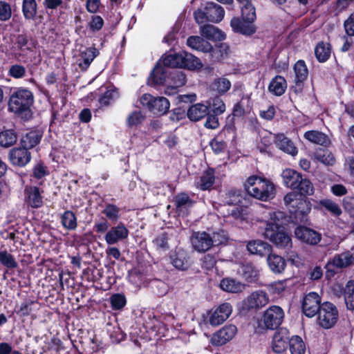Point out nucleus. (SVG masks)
Instances as JSON below:
<instances>
[{
	"instance_id": "obj_1",
	"label": "nucleus",
	"mask_w": 354,
	"mask_h": 354,
	"mask_svg": "<svg viewBox=\"0 0 354 354\" xmlns=\"http://www.w3.org/2000/svg\"><path fill=\"white\" fill-rule=\"evenodd\" d=\"M244 187L248 194L262 201H269L275 196V187L266 178L257 176H250L245 183Z\"/></svg>"
},
{
	"instance_id": "obj_2",
	"label": "nucleus",
	"mask_w": 354,
	"mask_h": 354,
	"mask_svg": "<svg viewBox=\"0 0 354 354\" xmlns=\"http://www.w3.org/2000/svg\"><path fill=\"white\" fill-rule=\"evenodd\" d=\"M33 101V95L29 90L20 88L11 95L8 107L10 111L21 114L30 110Z\"/></svg>"
},
{
	"instance_id": "obj_3",
	"label": "nucleus",
	"mask_w": 354,
	"mask_h": 354,
	"mask_svg": "<svg viewBox=\"0 0 354 354\" xmlns=\"http://www.w3.org/2000/svg\"><path fill=\"white\" fill-rule=\"evenodd\" d=\"M317 322L324 328H332L337 322L339 313L336 306L328 301L324 302L319 310Z\"/></svg>"
},
{
	"instance_id": "obj_4",
	"label": "nucleus",
	"mask_w": 354,
	"mask_h": 354,
	"mask_svg": "<svg viewBox=\"0 0 354 354\" xmlns=\"http://www.w3.org/2000/svg\"><path fill=\"white\" fill-rule=\"evenodd\" d=\"M263 235L279 248L288 249L292 245L290 236L279 229H277L276 225H270L266 227Z\"/></svg>"
},
{
	"instance_id": "obj_5",
	"label": "nucleus",
	"mask_w": 354,
	"mask_h": 354,
	"mask_svg": "<svg viewBox=\"0 0 354 354\" xmlns=\"http://www.w3.org/2000/svg\"><path fill=\"white\" fill-rule=\"evenodd\" d=\"M284 313L281 308L272 306L263 314V322L266 329H275L282 323Z\"/></svg>"
},
{
	"instance_id": "obj_6",
	"label": "nucleus",
	"mask_w": 354,
	"mask_h": 354,
	"mask_svg": "<svg viewBox=\"0 0 354 354\" xmlns=\"http://www.w3.org/2000/svg\"><path fill=\"white\" fill-rule=\"evenodd\" d=\"M295 237L302 243L316 245L322 240V234L313 229L303 225L297 226L295 230Z\"/></svg>"
},
{
	"instance_id": "obj_7",
	"label": "nucleus",
	"mask_w": 354,
	"mask_h": 354,
	"mask_svg": "<svg viewBox=\"0 0 354 354\" xmlns=\"http://www.w3.org/2000/svg\"><path fill=\"white\" fill-rule=\"evenodd\" d=\"M319 295L314 292L305 296L302 303V310L306 316L314 317L320 310L322 304Z\"/></svg>"
},
{
	"instance_id": "obj_8",
	"label": "nucleus",
	"mask_w": 354,
	"mask_h": 354,
	"mask_svg": "<svg viewBox=\"0 0 354 354\" xmlns=\"http://www.w3.org/2000/svg\"><path fill=\"white\" fill-rule=\"evenodd\" d=\"M190 241L194 249L198 252H205L213 247L209 234L205 232H193Z\"/></svg>"
},
{
	"instance_id": "obj_9",
	"label": "nucleus",
	"mask_w": 354,
	"mask_h": 354,
	"mask_svg": "<svg viewBox=\"0 0 354 354\" xmlns=\"http://www.w3.org/2000/svg\"><path fill=\"white\" fill-rule=\"evenodd\" d=\"M8 158L13 165L24 167L30 161L31 154L28 149L22 146L10 150Z\"/></svg>"
},
{
	"instance_id": "obj_10",
	"label": "nucleus",
	"mask_w": 354,
	"mask_h": 354,
	"mask_svg": "<svg viewBox=\"0 0 354 354\" xmlns=\"http://www.w3.org/2000/svg\"><path fill=\"white\" fill-rule=\"evenodd\" d=\"M236 327L234 325L225 326L213 335L211 338V343L216 346H222L230 341L236 335Z\"/></svg>"
},
{
	"instance_id": "obj_11",
	"label": "nucleus",
	"mask_w": 354,
	"mask_h": 354,
	"mask_svg": "<svg viewBox=\"0 0 354 354\" xmlns=\"http://www.w3.org/2000/svg\"><path fill=\"white\" fill-rule=\"evenodd\" d=\"M232 312V306L228 303H223L210 314L208 322L212 326H218L230 317Z\"/></svg>"
},
{
	"instance_id": "obj_12",
	"label": "nucleus",
	"mask_w": 354,
	"mask_h": 354,
	"mask_svg": "<svg viewBox=\"0 0 354 354\" xmlns=\"http://www.w3.org/2000/svg\"><path fill=\"white\" fill-rule=\"evenodd\" d=\"M354 263V256L350 252H344L335 254L326 264L328 270L332 268L337 269L345 268Z\"/></svg>"
},
{
	"instance_id": "obj_13",
	"label": "nucleus",
	"mask_w": 354,
	"mask_h": 354,
	"mask_svg": "<svg viewBox=\"0 0 354 354\" xmlns=\"http://www.w3.org/2000/svg\"><path fill=\"white\" fill-rule=\"evenodd\" d=\"M289 332L286 328H280L274 334L272 348V350L277 353H281L286 351L288 343L290 344Z\"/></svg>"
},
{
	"instance_id": "obj_14",
	"label": "nucleus",
	"mask_w": 354,
	"mask_h": 354,
	"mask_svg": "<svg viewBox=\"0 0 354 354\" xmlns=\"http://www.w3.org/2000/svg\"><path fill=\"white\" fill-rule=\"evenodd\" d=\"M294 71L295 85L292 86V90L295 93H299L302 91L303 82L306 80L308 73L305 62L302 60L298 61L294 66Z\"/></svg>"
},
{
	"instance_id": "obj_15",
	"label": "nucleus",
	"mask_w": 354,
	"mask_h": 354,
	"mask_svg": "<svg viewBox=\"0 0 354 354\" xmlns=\"http://www.w3.org/2000/svg\"><path fill=\"white\" fill-rule=\"evenodd\" d=\"M129 235V230L124 225L120 223L112 227L106 234L104 239L107 244L113 245L125 239Z\"/></svg>"
},
{
	"instance_id": "obj_16",
	"label": "nucleus",
	"mask_w": 354,
	"mask_h": 354,
	"mask_svg": "<svg viewBox=\"0 0 354 354\" xmlns=\"http://www.w3.org/2000/svg\"><path fill=\"white\" fill-rule=\"evenodd\" d=\"M232 29L236 32L245 35H250L255 32L256 28L253 21L244 20L242 17H234L230 21Z\"/></svg>"
},
{
	"instance_id": "obj_17",
	"label": "nucleus",
	"mask_w": 354,
	"mask_h": 354,
	"mask_svg": "<svg viewBox=\"0 0 354 354\" xmlns=\"http://www.w3.org/2000/svg\"><path fill=\"white\" fill-rule=\"evenodd\" d=\"M274 143L279 149L292 156L298 152L293 142L283 133L274 135Z\"/></svg>"
},
{
	"instance_id": "obj_18",
	"label": "nucleus",
	"mask_w": 354,
	"mask_h": 354,
	"mask_svg": "<svg viewBox=\"0 0 354 354\" xmlns=\"http://www.w3.org/2000/svg\"><path fill=\"white\" fill-rule=\"evenodd\" d=\"M269 303L268 294L262 290L252 292L247 298V305L250 308H261Z\"/></svg>"
},
{
	"instance_id": "obj_19",
	"label": "nucleus",
	"mask_w": 354,
	"mask_h": 354,
	"mask_svg": "<svg viewBox=\"0 0 354 354\" xmlns=\"http://www.w3.org/2000/svg\"><path fill=\"white\" fill-rule=\"evenodd\" d=\"M247 250L252 254L264 257L271 252L272 247L261 240H253L248 243Z\"/></svg>"
},
{
	"instance_id": "obj_20",
	"label": "nucleus",
	"mask_w": 354,
	"mask_h": 354,
	"mask_svg": "<svg viewBox=\"0 0 354 354\" xmlns=\"http://www.w3.org/2000/svg\"><path fill=\"white\" fill-rule=\"evenodd\" d=\"M205 10L206 15H207V21L211 22L218 23L221 21L224 17L225 11L223 8L215 3H206Z\"/></svg>"
},
{
	"instance_id": "obj_21",
	"label": "nucleus",
	"mask_w": 354,
	"mask_h": 354,
	"mask_svg": "<svg viewBox=\"0 0 354 354\" xmlns=\"http://www.w3.org/2000/svg\"><path fill=\"white\" fill-rule=\"evenodd\" d=\"M174 203L177 212L183 215L187 214L188 209L194 204L193 201L185 193L178 194L174 198Z\"/></svg>"
},
{
	"instance_id": "obj_22",
	"label": "nucleus",
	"mask_w": 354,
	"mask_h": 354,
	"mask_svg": "<svg viewBox=\"0 0 354 354\" xmlns=\"http://www.w3.org/2000/svg\"><path fill=\"white\" fill-rule=\"evenodd\" d=\"M209 107L203 104L198 103L191 106L187 111V117L192 121H198L208 115Z\"/></svg>"
},
{
	"instance_id": "obj_23",
	"label": "nucleus",
	"mask_w": 354,
	"mask_h": 354,
	"mask_svg": "<svg viewBox=\"0 0 354 354\" xmlns=\"http://www.w3.org/2000/svg\"><path fill=\"white\" fill-rule=\"evenodd\" d=\"M283 183L289 188L296 189L298 187L299 182L301 178V175L297 171L286 169L281 174Z\"/></svg>"
},
{
	"instance_id": "obj_24",
	"label": "nucleus",
	"mask_w": 354,
	"mask_h": 354,
	"mask_svg": "<svg viewBox=\"0 0 354 354\" xmlns=\"http://www.w3.org/2000/svg\"><path fill=\"white\" fill-rule=\"evenodd\" d=\"M304 137L310 142L319 145L328 146L330 143L328 136L319 131L312 130L306 131Z\"/></svg>"
},
{
	"instance_id": "obj_25",
	"label": "nucleus",
	"mask_w": 354,
	"mask_h": 354,
	"mask_svg": "<svg viewBox=\"0 0 354 354\" xmlns=\"http://www.w3.org/2000/svg\"><path fill=\"white\" fill-rule=\"evenodd\" d=\"M267 262L270 270L274 273H281L286 266L285 259L276 254H267Z\"/></svg>"
},
{
	"instance_id": "obj_26",
	"label": "nucleus",
	"mask_w": 354,
	"mask_h": 354,
	"mask_svg": "<svg viewBox=\"0 0 354 354\" xmlns=\"http://www.w3.org/2000/svg\"><path fill=\"white\" fill-rule=\"evenodd\" d=\"M187 45L195 50L204 53L212 50V45L203 38L199 36H191L187 40Z\"/></svg>"
},
{
	"instance_id": "obj_27",
	"label": "nucleus",
	"mask_w": 354,
	"mask_h": 354,
	"mask_svg": "<svg viewBox=\"0 0 354 354\" xmlns=\"http://www.w3.org/2000/svg\"><path fill=\"white\" fill-rule=\"evenodd\" d=\"M287 88L286 80L281 75H277L272 80L268 86L269 91L274 95L281 96Z\"/></svg>"
},
{
	"instance_id": "obj_28",
	"label": "nucleus",
	"mask_w": 354,
	"mask_h": 354,
	"mask_svg": "<svg viewBox=\"0 0 354 354\" xmlns=\"http://www.w3.org/2000/svg\"><path fill=\"white\" fill-rule=\"evenodd\" d=\"M201 33L203 36L211 40H223L225 35L216 27L212 25H204L201 27Z\"/></svg>"
},
{
	"instance_id": "obj_29",
	"label": "nucleus",
	"mask_w": 354,
	"mask_h": 354,
	"mask_svg": "<svg viewBox=\"0 0 354 354\" xmlns=\"http://www.w3.org/2000/svg\"><path fill=\"white\" fill-rule=\"evenodd\" d=\"M27 202L32 207L37 208L42 205V198L39 189L37 187H29L26 188Z\"/></svg>"
},
{
	"instance_id": "obj_30",
	"label": "nucleus",
	"mask_w": 354,
	"mask_h": 354,
	"mask_svg": "<svg viewBox=\"0 0 354 354\" xmlns=\"http://www.w3.org/2000/svg\"><path fill=\"white\" fill-rule=\"evenodd\" d=\"M167 77V71L164 67L160 65L159 62L153 68L149 80L150 84L160 85L165 83Z\"/></svg>"
},
{
	"instance_id": "obj_31",
	"label": "nucleus",
	"mask_w": 354,
	"mask_h": 354,
	"mask_svg": "<svg viewBox=\"0 0 354 354\" xmlns=\"http://www.w3.org/2000/svg\"><path fill=\"white\" fill-rule=\"evenodd\" d=\"M41 137V132L30 131L21 138V145L27 149H32L40 142Z\"/></svg>"
},
{
	"instance_id": "obj_32",
	"label": "nucleus",
	"mask_w": 354,
	"mask_h": 354,
	"mask_svg": "<svg viewBox=\"0 0 354 354\" xmlns=\"http://www.w3.org/2000/svg\"><path fill=\"white\" fill-rule=\"evenodd\" d=\"M170 106L169 100L165 97H157L154 98L151 111L154 114L164 115Z\"/></svg>"
},
{
	"instance_id": "obj_33",
	"label": "nucleus",
	"mask_w": 354,
	"mask_h": 354,
	"mask_svg": "<svg viewBox=\"0 0 354 354\" xmlns=\"http://www.w3.org/2000/svg\"><path fill=\"white\" fill-rule=\"evenodd\" d=\"M182 68H185L189 70H195L201 68L203 64L200 59L196 56L186 52H182Z\"/></svg>"
},
{
	"instance_id": "obj_34",
	"label": "nucleus",
	"mask_w": 354,
	"mask_h": 354,
	"mask_svg": "<svg viewBox=\"0 0 354 354\" xmlns=\"http://www.w3.org/2000/svg\"><path fill=\"white\" fill-rule=\"evenodd\" d=\"M162 62L165 66L171 68H182L183 59L182 53H169L162 56Z\"/></svg>"
},
{
	"instance_id": "obj_35",
	"label": "nucleus",
	"mask_w": 354,
	"mask_h": 354,
	"mask_svg": "<svg viewBox=\"0 0 354 354\" xmlns=\"http://www.w3.org/2000/svg\"><path fill=\"white\" fill-rule=\"evenodd\" d=\"M17 140V135L15 131L8 129L0 132V147L8 148L14 145Z\"/></svg>"
},
{
	"instance_id": "obj_36",
	"label": "nucleus",
	"mask_w": 354,
	"mask_h": 354,
	"mask_svg": "<svg viewBox=\"0 0 354 354\" xmlns=\"http://www.w3.org/2000/svg\"><path fill=\"white\" fill-rule=\"evenodd\" d=\"M221 288L226 292H239L244 289L245 286L234 279L226 278L221 281Z\"/></svg>"
},
{
	"instance_id": "obj_37",
	"label": "nucleus",
	"mask_w": 354,
	"mask_h": 354,
	"mask_svg": "<svg viewBox=\"0 0 354 354\" xmlns=\"http://www.w3.org/2000/svg\"><path fill=\"white\" fill-rule=\"evenodd\" d=\"M315 54L319 62H326L330 56V46L328 43L321 41L315 49Z\"/></svg>"
},
{
	"instance_id": "obj_38",
	"label": "nucleus",
	"mask_w": 354,
	"mask_h": 354,
	"mask_svg": "<svg viewBox=\"0 0 354 354\" xmlns=\"http://www.w3.org/2000/svg\"><path fill=\"white\" fill-rule=\"evenodd\" d=\"M214 183V171L209 169L203 173L200 180L196 183V187L201 190L209 189Z\"/></svg>"
},
{
	"instance_id": "obj_39",
	"label": "nucleus",
	"mask_w": 354,
	"mask_h": 354,
	"mask_svg": "<svg viewBox=\"0 0 354 354\" xmlns=\"http://www.w3.org/2000/svg\"><path fill=\"white\" fill-rule=\"evenodd\" d=\"M210 88L212 91L223 95L230 90L231 82L225 77L217 78L212 82Z\"/></svg>"
},
{
	"instance_id": "obj_40",
	"label": "nucleus",
	"mask_w": 354,
	"mask_h": 354,
	"mask_svg": "<svg viewBox=\"0 0 354 354\" xmlns=\"http://www.w3.org/2000/svg\"><path fill=\"white\" fill-rule=\"evenodd\" d=\"M344 300L348 310H354V281H348L344 288Z\"/></svg>"
},
{
	"instance_id": "obj_41",
	"label": "nucleus",
	"mask_w": 354,
	"mask_h": 354,
	"mask_svg": "<svg viewBox=\"0 0 354 354\" xmlns=\"http://www.w3.org/2000/svg\"><path fill=\"white\" fill-rule=\"evenodd\" d=\"M171 263L175 268L181 270H185L190 266L189 259L183 252H177L172 259Z\"/></svg>"
},
{
	"instance_id": "obj_42",
	"label": "nucleus",
	"mask_w": 354,
	"mask_h": 354,
	"mask_svg": "<svg viewBox=\"0 0 354 354\" xmlns=\"http://www.w3.org/2000/svg\"><path fill=\"white\" fill-rule=\"evenodd\" d=\"M22 10L26 19H34L37 14V3L35 0H24Z\"/></svg>"
},
{
	"instance_id": "obj_43",
	"label": "nucleus",
	"mask_w": 354,
	"mask_h": 354,
	"mask_svg": "<svg viewBox=\"0 0 354 354\" xmlns=\"http://www.w3.org/2000/svg\"><path fill=\"white\" fill-rule=\"evenodd\" d=\"M289 345L291 354H305L306 346L300 337L295 336L292 337Z\"/></svg>"
},
{
	"instance_id": "obj_44",
	"label": "nucleus",
	"mask_w": 354,
	"mask_h": 354,
	"mask_svg": "<svg viewBox=\"0 0 354 354\" xmlns=\"http://www.w3.org/2000/svg\"><path fill=\"white\" fill-rule=\"evenodd\" d=\"M169 79L171 81L169 86L171 89H176L186 83L185 75L182 71H174L170 73Z\"/></svg>"
},
{
	"instance_id": "obj_45",
	"label": "nucleus",
	"mask_w": 354,
	"mask_h": 354,
	"mask_svg": "<svg viewBox=\"0 0 354 354\" xmlns=\"http://www.w3.org/2000/svg\"><path fill=\"white\" fill-rule=\"evenodd\" d=\"M299 192V194L303 196L313 195L315 192L313 184L311 181L306 178L301 176L298 187L296 188Z\"/></svg>"
},
{
	"instance_id": "obj_46",
	"label": "nucleus",
	"mask_w": 354,
	"mask_h": 354,
	"mask_svg": "<svg viewBox=\"0 0 354 354\" xmlns=\"http://www.w3.org/2000/svg\"><path fill=\"white\" fill-rule=\"evenodd\" d=\"M97 55L98 50L95 48H87L84 52L82 53V57L84 62L83 63H80V67L84 69L87 68Z\"/></svg>"
},
{
	"instance_id": "obj_47",
	"label": "nucleus",
	"mask_w": 354,
	"mask_h": 354,
	"mask_svg": "<svg viewBox=\"0 0 354 354\" xmlns=\"http://www.w3.org/2000/svg\"><path fill=\"white\" fill-rule=\"evenodd\" d=\"M63 226L68 230H74L77 227L75 215L71 211L65 212L62 216Z\"/></svg>"
},
{
	"instance_id": "obj_48",
	"label": "nucleus",
	"mask_w": 354,
	"mask_h": 354,
	"mask_svg": "<svg viewBox=\"0 0 354 354\" xmlns=\"http://www.w3.org/2000/svg\"><path fill=\"white\" fill-rule=\"evenodd\" d=\"M270 221L268 222L266 227L268 225H276L277 229H279V227L283 224V221L286 219V216L284 212H269Z\"/></svg>"
},
{
	"instance_id": "obj_49",
	"label": "nucleus",
	"mask_w": 354,
	"mask_h": 354,
	"mask_svg": "<svg viewBox=\"0 0 354 354\" xmlns=\"http://www.w3.org/2000/svg\"><path fill=\"white\" fill-rule=\"evenodd\" d=\"M229 47L226 44H221L216 46L215 48L212 47L211 56L216 61H219L224 58L228 54Z\"/></svg>"
},
{
	"instance_id": "obj_50",
	"label": "nucleus",
	"mask_w": 354,
	"mask_h": 354,
	"mask_svg": "<svg viewBox=\"0 0 354 354\" xmlns=\"http://www.w3.org/2000/svg\"><path fill=\"white\" fill-rule=\"evenodd\" d=\"M241 272L243 277L249 282L254 281L258 276V271L251 263H246L242 266Z\"/></svg>"
},
{
	"instance_id": "obj_51",
	"label": "nucleus",
	"mask_w": 354,
	"mask_h": 354,
	"mask_svg": "<svg viewBox=\"0 0 354 354\" xmlns=\"http://www.w3.org/2000/svg\"><path fill=\"white\" fill-rule=\"evenodd\" d=\"M316 159L324 165H333L335 159L333 154L328 150H320L315 154Z\"/></svg>"
},
{
	"instance_id": "obj_52",
	"label": "nucleus",
	"mask_w": 354,
	"mask_h": 354,
	"mask_svg": "<svg viewBox=\"0 0 354 354\" xmlns=\"http://www.w3.org/2000/svg\"><path fill=\"white\" fill-rule=\"evenodd\" d=\"M241 17L244 20L254 21L256 19L255 8L251 2L244 4L241 7Z\"/></svg>"
},
{
	"instance_id": "obj_53",
	"label": "nucleus",
	"mask_w": 354,
	"mask_h": 354,
	"mask_svg": "<svg viewBox=\"0 0 354 354\" xmlns=\"http://www.w3.org/2000/svg\"><path fill=\"white\" fill-rule=\"evenodd\" d=\"M0 263L8 268H16L18 266L14 257L6 250L0 252Z\"/></svg>"
},
{
	"instance_id": "obj_54",
	"label": "nucleus",
	"mask_w": 354,
	"mask_h": 354,
	"mask_svg": "<svg viewBox=\"0 0 354 354\" xmlns=\"http://www.w3.org/2000/svg\"><path fill=\"white\" fill-rule=\"evenodd\" d=\"M243 196L240 190H230L226 195L225 203L230 205H235L241 203Z\"/></svg>"
},
{
	"instance_id": "obj_55",
	"label": "nucleus",
	"mask_w": 354,
	"mask_h": 354,
	"mask_svg": "<svg viewBox=\"0 0 354 354\" xmlns=\"http://www.w3.org/2000/svg\"><path fill=\"white\" fill-rule=\"evenodd\" d=\"M145 119V116L140 111L131 113L127 118V124L129 127L137 126L141 124Z\"/></svg>"
},
{
	"instance_id": "obj_56",
	"label": "nucleus",
	"mask_w": 354,
	"mask_h": 354,
	"mask_svg": "<svg viewBox=\"0 0 354 354\" xmlns=\"http://www.w3.org/2000/svg\"><path fill=\"white\" fill-rule=\"evenodd\" d=\"M26 70L24 66L20 64H14L11 66L8 71V74L15 79L23 78L25 77Z\"/></svg>"
},
{
	"instance_id": "obj_57",
	"label": "nucleus",
	"mask_w": 354,
	"mask_h": 354,
	"mask_svg": "<svg viewBox=\"0 0 354 354\" xmlns=\"http://www.w3.org/2000/svg\"><path fill=\"white\" fill-rule=\"evenodd\" d=\"M321 205L333 215L338 216L342 214L339 206L330 200H324L321 201Z\"/></svg>"
},
{
	"instance_id": "obj_58",
	"label": "nucleus",
	"mask_w": 354,
	"mask_h": 354,
	"mask_svg": "<svg viewBox=\"0 0 354 354\" xmlns=\"http://www.w3.org/2000/svg\"><path fill=\"white\" fill-rule=\"evenodd\" d=\"M110 301L113 309H122L126 304L125 297L120 294H115L111 297Z\"/></svg>"
},
{
	"instance_id": "obj_59",
	"label": "nucleus",
	"mask_w": 354,
	"mask_h": 354,
	"mask_svg": "<svg viewBox=\"0 0 354 354\" xmlns=\"http://www.w3.org/2000/svg\"><path fill=\"white\" fill-rule=\"evenodd\" d=\"M209 105L212 107L214 113L216 115L222 114L225 111V105L224 102L218 97L212 99V102Z\"/></svg>"
},
{
	"instance_id": "obj_60",
	"label": "nucleus",
	"mask_w": 354,
	"mask_h": 354,
	"mask_svg": "<svg viewBox=\"0 0 354 354\" xmlns=\"http://www.w3.org/2000/svg\"><path fill=\"white\" fill-rule=\"evenodd\" d=\"M102 213L105 214L109 219L113 221H117L119 217V209L113 205H106Z\"/></svg>"
},
{
	"instance_id": "obj_61",
	"label": "nucleus",
	"mask_w": 354,
	"mask_h": 354,
	"mask_svg": "<svg viewBox=\"0 0 354 354\" xmlns=\"http://www.w3.org/2000/svg\"><path fill=\"white\" fill-rule=\"evenodd\" d=\"M12 11L10 6L5 2L0 1V20L6 21L11 17Z\"/></svg>"
},
{
	"instance_id": "obj_62",
	"label": "nucleus",
	"mask_w": 354,
	"mask_h": 354,
	"mask_svg": "<svg viewBox=\"0 0 354 354\" xmlns=\"http://www.w3.org/2000/svg\"><path fill=\"white\" fill-rule=\"evenodd\" d=\"M346 35L349 37L354 36V13H352L344 22Z\"/></svg>"
},
{
	"instance_id": "obj_63",
	"label": "nucleus",
	"mask_w": 354,
	"mask_h": 354,
	"mask_svg": "<svg viewBox=\"0 0 354 354\" xmlns=\"http://www.w3.org/2000/svg\"><path fill=\"white\" fill-rule=\"evenodd\" d=\"M210 146L216 153H219L225 150L226 143L218 137H216L210 142Z\"/></svg>"
},
{
	"instance_id": "obj_64",
	"label": "nucleus",
	"mask_w": 354,
	"mask_h": 354,
	"mask_svg": "<svg viewBox=\"0 0 354 354\" xmlns=\"http://www.w3.org/2000/svg\"><path fill=\"white\" fill-rule=\"evenodd\" d=\"M269 288L272 292L279 295L286 288V280L274 282L269 285Z\"/></svg>"
}]
</instances>
